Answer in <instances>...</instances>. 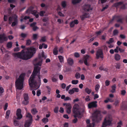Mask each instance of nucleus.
I'll list each match as a JSON object with an SVG mask.
<instances>
[{
	"label": "nucleus",
	"mask_w": 127,
	"mask_h": 127,
	"mask_svg": "<svg viewBox=\"0 0 127 127\" xmlns=\"http://www.w3.org/2000/svg\"><path fill=\"white\" fill-rule=\"evenodd\" d=\"M42 61H40L39 59L36 58L33 61V63L34 65V70L29 80V83L30 86L33 88L35 90L38 89L39 87L37 84V81L35 80V76H37L38 77V81L41 83L40 70L41 68L38 66H41Z\"/></svg>",
	"instance_id": "nucleus-1"
},
{
	"label": "nucleus",
	"mask_w": 127,
	"mask_h": 127,
	"mask_svg": "<svg viewBox=\"0 0 127 127\" xmlns=\"http://www.w3.org/2000/svg\"><path fill=\"white\" fill-rule=\"evenodd\" d=\"M28 51L25 52L23 50L20 52L17 53H13V55L15 57L23 60H27L32 58L33 55L35 53L37 50L36 48L31 47L28 49Z\"/></svg>",
	"instance_id": "nucleus-2"
},
{
	"label": "nucleus",
	"mask_w": 127,
	"mask_h": 127,
	"mask_svg": "<svg viewBox=\"0 0 127 127\" xmlns=\"http://www.w3.org/2000/svg\"><path fill=\"white\" fill-rule=\"evenodd\" d=\"M102 116L100 111L96 110L95 111L93 114L92 120L93 122L92 124L90 123L89 120H87L86 122L89 127H94L95 125V123H98L101 120Z\"/></svg>",
	"instance_id": "nucleus-3"
},
{
	"label": "nucleus",
	"mask_w": 127,
	"mask_h": 127,
	"mask_svg": "<svg viewBox=\"0 0 127 127\" xmlns=\"http://www.w3.org/2000/svg\"><path fill=\"white\" fill-rule=\"evenodd\" d=\"M72 112L73 113V116L75 119L72 121V122L76 123L78 121V119L76 117L81 118L82 117L81 116V112L79 106L77 104H75L72 108Z\"/></svg>",
	"instance_id": "nucleus-4"
},
{
	"label": "nucleus",
	"mask_w": 127,
	"mask_h": 127,
	"mask_svg": "<svg viewBox=\"0 0 127 127\" xmlns=\"http://www.w3.org/2000/svg\"><path fill=\"white\" fill-rule=\"evenodd\" d=\"M25 75L24 73L21 74L16 80L15 84L17 89L20 90L23 88V82Z\"/></svg>",
	"instance_id": "nucleus-5"
},
{
	"label": "nucleus",
	"mask_w": 127,
	"mask_h": 127,
	"mask_svg": "<svg viewBox=\"0 0 127 127\" xmlns=\"http://www.w3.org/2000/svg\"><path fill=\"white\" fill-rule=\"evenodd\" d=\"M112 120L109 117H106L104 119L102 124L106 126H110L111 124Z\"/></svg>",
	"instance_id": "nucleus-6"
},
{
	"label": "nucleus",
	"mask_w": 127,
	"mask_h": 127,
	"mask_svg": "<svg viewBox=\"0 0 127 127\" xmlns=\"http://www.w3.org/2000/svg\"><path fill=\"white\" fill-rule=\"evenodd\" d=\"M96 58L97 59H98L99 58L101 59L103 58V51L101 49H99L96 51Z\"/></svg>",
	"instance_id": "nucleus-7"
},
{
	"label": "nucleus",
	"mask_w": 127,
	"mask_h": 127,
	"mask_svg": "<svg viewBox=\"0 0 127 127\" xmlns=\"http://www.w3.org/2000/svg\"><path fill=\"white\" fill-rule=\"evenodd\" d=\"M8 39L5 33H3L0 34V43H3L4 41H7Z\"/></svg>",
	"instance_id": "nucleus-8"
},
{
	"label": "nucleus",
	"mask_w": 127,
	"mask_h": 127,
	"mask_svg": "<svg viewBox=\"0 0 127 127\" xmlns=\"http://www.w3.org/2000/svg\"><path fill=\"white\" fill-rule=\"evenodd\" d=\"M97 101H94L89 103L88 105V107L91 109L92 108H96L97 106Z\"/></svg>",
	"instance_id": "nucleus-9"
},
{
	"label": "nucleus",
	"mask_w": 127,
	"mask_h": 127,
	"mask_svg": "<svg viewBox=\"0 0 127 127\" xmlns=\"http://www.w3.org/2000/svg\"><path fill=\"white\" fill-rule=\"evenodd\" d=\"M84 10L86 12H89L90 10H92V8L91 7V5L89 4H85L83 6Z\"/></svg>",
	"instance_id": "nucleus-10"
},
{
	"label": "nucleus",
	"mask_w": 127,
	"mask_h": 127,
	"mask_svg": "<svg viewBox=\"0 0 127 127\" xmlns=\"http://www.w3.org/2000/svg\"><path fill=\"white\" fill-rule=\"evenodd\" d=\"M24 100L23 101V103L25 105H27L29 103V97L28 94L27 93L24 94Z\"/></svg>",
	"instance_id": "nucleus-11"
},
{
	"label": "nucleus",
	"mask_w": 127,
	"mask_h": 127,
	"mask_svg": "<svg viewBox=\"0 0 127 127\" xmlns=\"http://www.w3.org/2000/svg\"><path fill=\"white\" fill-rule=\"evenodd\" d=\"M21 110L20 109L18 108L17 109L16 113V115L17 116V119L20 120L22 118L23 116L21 114Z\"/></svg>",
	"instance_id": "nucleus-12"
},
{
	"label": "nucleus",
	"mask_w": 127,
	"mask_h": 127,
	"mask_svg": "<svg viewBox=\"0 0 127 127\" xmlns=\"http://www.w3.org/2000/svg\"><path fill=\"white\" fill-rule=\"evenodd\" d=\"M78 92V88H74L69 91L68 93L70 95H72L75 92Z\"/></svg>",
	"instance_id": "nucleus-13"
},
{
	"label": "nucleus",
	"mask_w": 127,
	"mask_h": 127,
	"mask_svg": "<svg viewBox=\"0 0 127 127\" xmlns=\"http://www.w3.org/2000/svg\"><path fill=\"white\" fill-rule=\"evenodd\" d=\"M116 18L117 19V22L121 23H123V21L124 19V18L122 17V15L116 16Z\"/></svg>",
	"instance_id": "nucleus-14"
},
{
	"label": "nucleus",
	"mask_w": 127,
	"mask_h": 127,
	"mask_svg": "<svg viewBox=\"0 0 127 127\" xmlns=\"http://www.w3.org/2000/svg\"><path fill=\"white\" fill-rule=\"evenodd\" d=\"M79 22L78 20H74L73 21L71 22L70 24V27H73L75 24H78Z\"/></svg>",
	"instance_id": "nucleus-15"
},
{
	"label": "nucleus",
	"mask_w": 127,
	"mask_h": 127,
	"mask_svg": "<svg viewBox=\"0 0 127 127\" xmlns=\"http://www.w3.org/2000/svg\"><path fill=\"white\" fill-rule=\"evenodd\" d=\"M91 57L88 55H87L85 57L84 63L87 66L89 65V64L87 63V61L89 58H90Z\"/></svg>",
	"instance_id": "nucleus-16"
},
{
	"label": "nucleus",
	"mask_w": 127,
	"mask_h": 127,
	"mask_svg": "<svg viewBox=\"0 0 127 127\" xmlns=\"http://www.w3.org/2000/svg\"><path fill=\"white\" fill-rule=\"evenodd\" d=\"M17 17V16L13 17L14 21L12 24L11 25L12 27H14L18 23Z\"/></svg>",
	"instance_id": "nucleus-17"
},
{
	"label": "nucleus",
	"mask_w": 127,
	"mask_h": 127,
	"mask_svg": "<svg viewBox=\"0 0 127 127\" xmlns=\"http://www.w3.org/2000/svg\"><path fill=\"white\" fill-rule=\"evenodd\" d=\"M32 121L31 120H28L26 121L25 124V127H29L31 125Z\"/></svg>",
	"instance_id": "nucleus-18"
},
{
	"label": "nucleus",
	"mask_w": 127,
	"mask_h": 127,
	"mask_svg": "<svg viewBox=\"0 0 127 127\" xmlns=\"http://www.w3.org/2000/svg\"><path fill=\"white\" fill-rule=\"evenodd\" d=\"M31 14L34 15L36 18H38L39 13L36 10H33L32 11Z\"/></svg>",
	"instance_id": "nucleus-19"
},
{
	"label": "nucleus",
	"mask_w": 127,
	"mask_h": 127,
	"mask_svg": "<svg viewBox=\"0 0 127 127\" xmlns=\"http://www.w3.org/2000/svg\"><path fill=\"white\" fill-rule=\"evenodd\" d=\"M33 8L32 6H30L28 9L26 11V13L27 14H30L32 13V10Z\"/></svg>",
	"instance_id": "nucleus-20"
},
{
	"label": "nucleus",
	"mask_w": 127,
	"mask_h": 127,
	"mask_svg": "<svg viewBox=\"0 0 127 127\" xmlns=\"http://www.w3.org/2000/svg\"><path fill=\"white\" fill-rule=\"evenodd\" d=\"M58 47L57 46H56L53 50V53L54 55H57L58 54Z\"/></svg>",
	"instance_id": "nucleus-21"
},
{
	"label": "nucleus",
	"mask_w": 127,
	"mask_h": 127,
	"mask_svg": "<svg viewBox=\"0 0 127 127\" xmlns=\"http://www.w3.org/2000/svg\"><path fill=\"white\" fill-rule=\"evenodd\" d=\"M68 64L70 65H72L73 63V61L72 59L69 58L67 60Z\"/></svg>",
	"instance_id": "nucleus-22"
},
{
	"label": "nucleus",
	"mask_w": 127,
	"mask_h": 127,
	"mask_svg": "<svg viewBox=\"0 0 127 127\" xmlns=\"http://www.w3.org/2000/svg\"><path fill=\"white\" fill-rule=\"evenodd\" d=\"M115 59L116 61H119L121 59V56L118 54H116L115 55Z\"/></svg>",
	"instance_id": "nucleus-23"
},
{
	"label": "nucleus",
	"mask_w": 127,
	"mask_h": 127,
	"mask_svg": "<svg viewBox=\"0 0 127 127\" xmlns=\"http://www.w3.org/2000/svg\"><path fill=\"white\" fill-rule=\"evenodd\" d=\"M121 109L122 110H127V104H123L121 106Z\"/></svg>",
	"instance_id": "nucleus-24"
},
{
	"label": "nucleus",
	"mask_w": 127,
	"mask_h": 127,
	"mask_svg": "<svg viewBox=\"0 0 127 127\" xmlns=\"http://www.w3.org/2000/svg\"><path fill=\"white\" fill-rule=\"evenodd\" d=\"M123 3V2L121 1L118 2H116L113 4V6L114 7H117L118 6L121 5Z\"/></svg>",
	"instance_id": "nucleus-25"
},
{
	"label": "nucleus",
	"mask_w": 127,
	"mask_h": 127,
	"mask_svg": "<svg viewBox=\"0 0 127 127\" xmlns=\"http://www.w3.org/2000/svg\"><path fill=\"white\" fill-rule=\"evenodd\" d=\"M116 87V85L115 84H114L112 86V90L111 91V92L112 93H114L115 92Z\"/></svg>",
	"instance_id": "nucleus-26"
},
{
	"label": "nucleus",
	"mask_w": 127,
	"mask_h": 127,
	"mask_svg": "<svg viewBox=\"0 0 127 127\" xmlns=\"http://www.w3.org/2000/svg\"><path fill=\"white\" fill-rule=\"evenodd\" d=\"M26 117L29 118V119L28 120H31L32 121V116L30 113H27L26 115Z\"/></svg>",
	"instance_id": "nucleus-27"
},
{
	"label": "nucleus",
	"mask_w": 127,
	"mask_h": 127,
	"mask_svg": "<svg viewBox=\"0 0 127 127\" xmlns=\"http://www.w3.org/2000/svg\"><path fill=\"white\" fill-rule=\"evenodd\" d=\"M31 112L33 115H35L38 112V111L36 108H33L31 110Z\"/></svg>",
	"instance_id": "nucleus-28"
},
{
	"label": "nucleus",
	"mask_w": 127,
	"mask_h": 127,
	"mask_svg": "<svg viewBox=\"0 0 127 127\" xmlns=\"http://www.w3.org/2000/svg\"><path fill=\"white\" fill-rule=\"evenodd\" d=\"M61 5L63 8L65 7L67 5L66 2L65 1H62L61 2Z\"/></svg>",
	"instance_id": "nucleus-29"
},
{
	"label": "nucleus",
	"mask_w": 127,
	"mask_h": 127,
	"mask_svg": "<svg viewBox=\"0 0 127 127\" xmlns=\"http://www.w3.org/2000/svg\"><path fill=\"white\" fill-rule=\"evenodd\" d=\"M10 113V110H8L6 111L5 115V118L6 119H8Z\"/></svg>",
	"instance_id": "nucleus-30"
},
{
	"label": "nucleus",
	"mask_w": 127,
	"mask_h": 127,
	"mask_svg": "<svg viewBox=\"0 0 127 127\" xmlns=\"http://www.w3.org/2000/svg\"><path fill=\"white\" fill-rule=\"evenodd\" d=\"M12 46V43L11 42L7 43V47L8 48H11Z\"/></svg>",
	"instance_id": "nucleus-31"
},
{
	"label": "nucleus",
	"mask_w": 127,
	"mask_h": 127,
	"mask_svg": "<svg viewBox=\"0 0 127 127\" xmlns=\"http://www.w3.org/2000/svg\"><path fill=\"white\" fill-rule=\"evenodd\" d=\"M58 57L61 63H62L64 61V57L61 55H59L58 56Z\"/></svg>",
	"instance_id": "nucleus-32"
},
{
	"label": "nucleus",
	"mask_w": 127,
	"mask_h": 127,
	"mask_svg": "<svg viewBox=\"0 0 127 127\" xmlns=\"http://www.w3.org/2000/svg\"><path fill=\"white\" fill-rule=\"evenodd\" d=\"M42 121L44 124H46L48 121V119L47 118H44L42 119Z\"/></svg>",
	"instance_id": "nucleus-33"
},
{
	"label": "nucleus",
	"mask_w": 127,
	"mask_h": 127,
	"mask_svg": "<svg viewBox=\"0 0 127 127\" xmlns=\"http://www.w3.org/2000/svg\"><path fill=\"white\" fill-rule=\"evenodd\" d=\"M121 64L120 63H117L116 64L115 67L117 69H119L120 68Z\"/></svg>",
	"instance_id": "nucleus-34"
},
{
	"label": "nucleus",
	"mask_w": 127,
	"mask_h": 127,
	"mask_svg": "<svg viewBox=\"0 0 127 127\" xmlns=\"http://www.w3.org/2000/svg\"><path fill=\"white\" fill-rule=\"evenodd\" d=\"M85 92L88 94H89L92 92L91 90L89 89L88 88H85Z\"/></svg>",
	"instance_id": "nucleus-35"
},
{
	"label": "nucleus",
	"mask_w": 127,
	"mask_h": 127,
	"mask_svg": "<svg viewBox=\"0 0 127 127\" xmlns=\"http://www.w3.org/2000/svg\"><path fill=\"white\" fill-rule=\"evenodd\" d=\"M81 0H72V3L73 4H75L77 3L80 2Z\"/></svg>",
	"instance_id": "nucleus-36"
},
{
	"label": "nucleus",
	"mask_w": 127,
	"mask_h": 127,
	"mask_svg": "<svg viewBox=\"0 0 127 127\" xmlns=\"http://www.w3.org/2000/svg\"><path fill=\"white\" fill-rule=\"evenodd\" d=\"M100 88V86L99 84H97L95 86V90L97 92Z\"/></svg>",
	"instance_id": "nucleus-37"
},
{
	"label": "nucleus",
	"mask_w": 127,
	"mask_h": 127,
	"mask_svg": "<svg viewBox=\"0 0 127 127\" xmlns=\"http://www.w3.org/2000/svg\"><path fill=\"white\" fill-rule=\"evenodd\" d=\"M119 101L118 100H115V101L114 102V105H115V106H118L119 105Z\"/></svg>",
	"instance_id": "nucleus-38"
},
{
	"label": "nucleus",
	"mask_w": 127,
	"mask_h": 127,
	"mask_svg": "<svg viewBox=\"0 0 127 127\" xmlns=\"http://www.w3.org/2000/svg\"><path fill=\"white\" fill-rule=\"evenodd\" d=\"M32 41L30 39L27 40L26 41V45L27 46L30 45Z\"/></svg>",
	"instance_id": "nucleus-39"
},
{
	"label": "nucleus",
	"mask_w": 127,
	"mask_h": 127,
	"mask_svg": "<svg viewBox=\"0 0 127 127\" xmlns=\"http://www.w3.org/2000/svg\"><path fill=\"white\" fill-rule=\"evenodd\" d=\"M46 37L44 36L42 37H41V39L39 41L40 42H44L46 40Z\"/></svg>",
	"instance_id": "nucleus-40"
},
{
	"label": "nucleus",
	"mask_w": 127,
	"mask_h": 127,
	"mask_svg": "<svg viewBox=\"0 0 127 127\" xmlns=\"http://www.w3.org/2000/svg\"><path fill=\"white\" fill-rule=\"evenodd\" d=\"M66 109H71L72 107L70 103H67V104L66 105Z\"/></svg>",
	"instance_id": "nucleus-41"
},
{
	"label": "nucleus",
	"mask_w": 127,
	"mask_h": 127,
	"mask_svg": "<svg viewBox=\"0 0 127 127\" xmlns=\"http://www.w3.org/2000/svg\"><path fill=\"white\" fill-rule=\"evenodd\" d=\"M78 80H73L71 81V83L74 85H76L78 84Z\"/></svg>",
	"instance_id": "nucleus-42"
},
{
	"label": "nucleus",
	"mask_w": 127,
	"mask_h": 127,
	"mask_svg": "<svg viewBox=\"0 0 127 127\" xmlns=\"http://www.w3.org/2000/svg\"><path fill=\"white\" fill-rule=\"evenodd\" d=\"M13 19V17H12L10 16L9 17L8 19L9 21L8 23L9 24H10L12 23Z\"/></svg>",
	"instance_id": "nucleus-43"
},
{
	"label": "nucleus",
	"mask_w": 127,
	"mask_h": 127,
	"mask_svg": "<svg viewBox=\"0 0 127 127\" xmlns=\"http://www.w3.org/2000/svg\"><path fill=\"white\" fill-rule=\"evenodd\" d=\"M14 125L15 126H19V122L16 120H14Z\"/></svg>",
	"instance_id": "nucleus-44"
},
{
	"label": "nucleus",
	"mask_w": 127,
	"mask_h": 127,
	"mask_svg": "<svg viewBox=\"0 0 127 127\" xmlns=\"http://www.w3.org/2000/svg\"><path fill=\"white\" fill-rule=\"evenodd\" d=\"M114 40L113 38H110L108 41L107 42V43L110 44L114 42Z\"/></svg>",
	"instance_id": "nucleus-45"
},
{
	"label": "nucleus",
	"mask_w": 127,
	"mask_h": 127,
	"mask_svg": "<svg viewBox=\"0 0 127 127\" xmlns=\"http://www.w3.org/2000/svg\"><path fill=\"white\" fill-rule=\"evenodd\" d=\"M27 35V34H25L24 33H22L20 35V36L22 37L25 38L26 37Z\"/></svg>",
	"instance_id": "nucleus-46"
},
{
	"label": "nucleus",
	"mask_w": 127,
	"mask_h": 127,
	"mask_svg": "<svg viewBox=\"0 0 127 127\" xmlns=\"http://www.w3.org/2000/svg\"><path fill=\"white\" fill-rule=\"evenodd\" d=\"M75 77L77 79H78L80 77V74L78 72H76L75 74Z\"/></svg>",
	"instance_id": "nucleus-47"
},
{
	"label": "nucleus",
	"mask_w": 127,
	"mask_h": 127,
	"mask_svg": "<svg viewBox=\"0 0 127 127\" xmlns=\"http://www.w3.org/2000/svg\"><path fill=\"white\" fill-rule=\"evenodd\" d=\"M59 107L58 106L56 107L54 109V112L56 113H57L58 112Z\"/></svg>",
	"instance_id": "nucleus-48"
},
{
	"label": "nucleus",
	"mask_w": 127,
	"mask_h": 127,
	"mask_svg": "<svg viewBox=\"0 0 127 127\" xmlns=\"http://www.w3.org/2000/svg\"><path fill=\"white\" fill-rule=\"evenodd\" d=\"M116 18V15H114L113 16L112 19L109 21V23H111Z\"/></svg>",
	"instance_id": "nucleus-49"
},
{
	"label": "nucleus",
	"mask_w": 127,
	"mask_h": 127,
	"mask_svg": "<svg viewBox=\"0 0 127 127\" xmlns=\"http://www.w3.org/2000/svg\"><path fill=\"white\" fill-rule=\"evenodd\" d=\"M4 89L2 87H0V95L4 92Z\"/></svg>",
	"instance_id": "nucleus-50"
},
{
	"label": "nucleus",
	"mask_w": 127,
	"mask_h": 127,
	"mask_svg": "<svg viewBox=\"0 0 127 127\" xmlns=\"http://www.w3.org/2000/svg\"><path fill=\"white\" fill-rule=\"evenodd\" d=\"M45 13V12L44 11H42L40 12L39 13V15L41 16H43L44 14Z\"/></svg>",
	"instance_id": "nucleus-51"
},
{
	"label": "nucleus",
	"mask_w": 127,
	"mask_h": 127,
	"mask_svg": "<svg viewBox=\"0 0 127 127\" xmlns=\"http://www.w3.org/2000/svg\"><path fill=\"white\" fill-rule=\"evenodd\" d=\"M46 88L48 89V93L49 94H50V91L51 90V88L48 86H46Z\"/></svg>",
	"instance_id": "nucleus-52"
},
{
	"label": "nucleus",
	"mask_w": 127,
	"mask_h": 127,
	"mask_svg": "<svg viewBox=\"0 0 127 127\" xmlns=\"http://www.w3.org/2000/svg\"><path fill=\"white\" fill-rule=\"evenodd\" d=\"M41 94V91L40 90H38L36 92V95L37 96H39Z\"/></svg>",
	"instance_id": "nucleus-53"
},
{
	"label": "nucleus",
	"mask_w": 127,
	"mask_h": 127,
	"mask_svg": "<svg viewBox=\"0 0 127 127\" xmlns=\"http://www.w3.org/2000/svg\"><path fill=\"white\" fill-rule=\"evenodd\" d=\"M37 35L36 34H33V39L34 40H36L37 38Z\"/></svg>",
	"instance_id": "nucleus-54"
},
{
	"label": "nucleus",
	"mask_w": 127,
	"mask_h": 127,
	"mask_svg": "<svg viewBox=\"0 0 127 127\" xmlns=\"http://www.w3.org/2000/svg\"><path fill=\"white\" fill-rule=\"evenodd\" d=\"M110 81L108 80H106L105 81V85L106 86H108L110 84Z\"/></svg>",
	"instance_id": "nucleus-55"
},
{
	"label": "nucleus",
	"mask_w": 127,
	"mask_h": 127,
	"mask_svg": "<svg viewBox=\"0 0 127 127\" xmlns=\"http://www.w3.org/2000/svg\"><path fill=\"white\" fill-rule=\"evenodd\" d=\"M74 56L76 58H78L80 56L79 53L77 52H75L74 54Z\"/></svg>",
	"instance_id": "nucleus-56"
},
{
	"label": "nucleus",
	"mask_w": 127,
	"mask_h": 127,
	"mask_svg": "<svg viewBox=\"0 0 127 127\" xmlns=\"http://www.w3.org/2000/svg\"><path fill=\"white\" fill-rule=\"evenodd\" d=\"M118 31L117 30H115L113 31V34L114 35H117L118 33Z\"/></svg>",
	"instance_id": "nucleus-57"
},
{
	"label": "nucleus",
	"mask_w": 127,
	"mask_h": 127,
	"mask_svg": "<svg viewBox=\"0 0 127 127\" xmlns=\"http://www.w3.org/2000/svg\"><path fill=\"white\" fill-rule=\"evenodd\" d=\"M58 51L59 52L61 53H63V47H60Z\"/></svg>",
	"instance_id": "nucleus-58"
},
{
	"label": "nucleus",
	"mask_w": 127,
	"mask_h": 127,
	"mask_svg": "<svg viewBox=\"0 0 127 127\" xmlns=\"http://www.w3.org/2000/svg\"><path fill=\"white\" fill-rule=\"evenodd\" d=\"M20 50V48L19 47H16L14 48V52H17L19 51Z\"/></svg>",
	"instance_id": "nucleus-59"
},
{
	"label": "nucleus",
	"mask_w": 127,
	"mask_h": 127,
	"mask_svg": "<svg viewBox=\"0 0 127 127\" xmlns=\"http://www.w3.org/2000/svg\"><path fill=\"white\" fill-rule=\"evenodd\" d=\"M3 19L4 20V21H6L8 20V16L4 15Z\"/></svg>",
	"instance_id": "nucleus-60"
},
{
	"label": "nucleus",
	"mask_w": 127,
	"mask_h": 127,
	"mask_svg": "<svg viewBox=\"0 0 127 127\" xmlns=\"http://www.w3.org/2000/svg\"><path fill=\"white\" fill-rule=\"evenodd\" d=\"M36 22H34L33 23H31L30 24V26L31 27H33L35 26V25H36Z\"/></svg>",
	"instance_id": "nucleus-61"
},
{
	"label": "nucleus",
	"mask_w": 127,
	"mask_h": 127,
	"mask_svg": "<svg viewBox=\"0 0 127 127\" xmlns=\"http://www.w3.org/2000/svg\"><path fill=\"white\" fill-rule=\"evenodd\" d=\"M126 93V91L125 90H123L121 91V94L122 95H125Z\"/></svg>",
	"instance_id": "nucleus-62"
},
{
	"label": "nucleus",
	"mask_w": 127,
	"mask_h": 127,
	"mask_svg": "<svg viewBox=\"0 0 127 127\" xmlns=\"http://www.w3.org/2000/svg\"><path fill=\"white\" fill-rule=\"evenodd\" d=\"M71 99L70 98L69 96H67L65 97V98L64 99V101H67L68 100H71Z\"/></svg>",
	"instance_id": "nucleus-63"
},
{
	"label": "nucleus",
	"mask_w": 127,
	"mask_h": 127,
	"mask_svg": "<svg viewBox=\"0 0 127 127\" xmlns=\"http://www.w3.org/2000/svg\"><path fill=\"white\" fill-rule=\"evenodd\" d=\"M59 111L60 113H63L64 111V108L62 107H60V109Z\"/></svg>",
	"instance_id": "nucleus-64"
}]
</instances>
